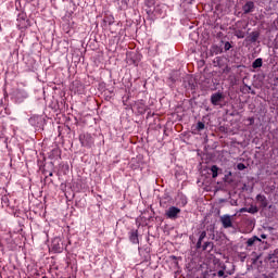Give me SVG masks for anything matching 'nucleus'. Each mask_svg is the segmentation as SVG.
I'll return each mask as SVG.
<instances>
[{"label": "nucleus", "instance_id": "obj_1", "mask_svg": "<svg viewBox=\"0 0 278 278\" xmlns=\"http://www.w3.org/2000/svg\"><path fill=\"white\" fill-rule=\"evenodd\" d=\"M79 141L81 143V147H86L87 149H90L92 144H94V139L92 138L91 134H81L79 136Z\"/></svg>", "mask_w": 278, "mask_h": 278}, {"label": "nucleus", "instance_id": "obj_2", "mask_svg": "<svg viewBox=\"0 0 278 278\" xmlns=\"http://www.w3.org/2000/svg\"><path fill=\"white\" fill-rule=\"evenodd\" d=\"M179 214H181V208L177 206H170L165 212L166 218H169L170 220H176V218L179 217Z\"/></svg>", "mask_w": 278, "mask_h": 278}, {"label": "nucleus", "instance_id": "obj_3", "mask_svg": "<svg viewBox=\"0 0 278 278\" xmlns=\"http://www.w3.org/2000/svg\"><path fill=\"white\" fill-rule=\"evenodd\" d=\"M51 247L54 253H62V251H64V245L62 244V239H60V237H55L52 240Z\"/></svg>", "mask_w": 278, "mask_h": 278}, {"label": "nucleus", "instance_id": "obj_4", "mask_svg": "<svg viewBox=\"0 0 278 278\" xmlns=\"http://www.w3.org/2000/svg\"><path fill=\"white\" fill-rule=\"evenodd\" d=\"M225 99V96L223 94V92L218 91L215 93H212L211 96V103L212 105H220V101H223Z\"/></svg>", "mask_w": 278, "mask_h": 278}, {"label": "nucleus", "instance_id": "obj_5", "mask_svg": "<svg viewBox=\"0 0 278 278\" xmlns=\"http://www.w3.org/2000/svg\"><path fill=\"white\" fill-rule=\"evenodd\" d=\"M220 223L224 227V229H229L231 227H233V223L231 222V216L230 215H223L220 217Z\"/></svg>", "mask_w": 278, "mask_h": 278}, {"label": "nucleus", "instance_id": "obj_6", "mask_svg": "<svg viewBox=\"0 0 278 278\" xmlns=\"http://www.w3.org/2000/svg\"><path fill=\"white\" fill-rule=\"evenodd\" d=\"M268 262L273 268H278V250H275L273 254L268 255Z\"/></svg>", "mask_w": 278, "mask_h": 278}, {"label": "nucleus", "instance_id": "obj_7", "mask_svg": "<svg viewBox=\"0 0 278 278\" xmlns=\"http://www.w3.org/2000/svg\"><path fill=\"white\" fill-rule=\"evenodd\" d=\"M207 238V231L202 230L199 232V238L198 241L195 243V249L197 251H199V249H201V247L203 245V241Z\"/></svg>", "mask_w": 278, "mask_h": 278}, {"label": "nucleus", "instance_id": "obj_8", "mask_svg": "<svg viewBox=\"0 0 278 278\" xmlns=\"http://www.w3.org/2000/svg\"><path fill=\"white\" fill-rule=\"evenodd\" d=\"M27 97H29V93H27V91H25L24 89H20L15 93V99L17 103H23L24 99H27Z\"/></svg>", "mask_w": 278, "mask_h": 278}, {"label": "nucleus", "instance_id": "obj_9", "mask_svg": "<svg viewBox=\"0 0 278 278\" xmlns=\"http://www.w3.org/2000/svg\"><path fill=\"white\" fill-rule=\"evenodd\" d=\"M253 10H255V3L253 1H248L243 5V13L244 14H251V12H253Z\"/></svg>", "mask_w": 278, "mask_h": 278}, {"label": "nucleus", "instance_id": "obj_10", "mask_svg": "<svg viewBox=\"0 0 278 278\" xmlns=\"http://www.w3.org/2000/svg\"><path fill=\"white\" fill-rule=\"evenodd\" d=\"M256 201L261 203V207L266 208L268 207V199H266V195L264 194H257Z\"/></svg>", "mask_w": 278, "mask_h": 278}, {"label": "nucleus", "instance_id": "obj_11", "mask_svg": "<svg viewBox=\"0 0 278 278\" xmlns=\"http://www.w3.org/2000/svg\"><path fill=\"white\" fill-rule=\"evenodd\" d=\"M129 241L131 244H139L140 240L138 239V230H131L129 232Z\"/></svg>", "mask_w": 278, "mask_h": 278}, {"label": "nucleus", "instance_id": "obj_12", "mask_svg": "<svg viewBox=\"0 0 278 278\" xmlns=\"http://www.w3.org/2000/svg\"><path fill=\"white\" fill-rule=\"evenodd\" d=\"M42 118L40 116H33L29 118V123L33 127H40V123H42Z\"/></svg>", "mask_w": 278, "mask_h": 278}, {"label": "nucleus", "instance_id": "obj_13", "mask_svg": "<svg viewBox=\"0 0 278 278\" xmlns=\"http://www.w3.org/2000/svg\"><path fill=\"white\" fill-rule=\"evenodd\" d=\"M202 251H208V253H212L214 251V242L212 241H205L202 247Z\"/></svg>", "mask_w": 278, "mask_h": 278}, {"label": "nucleus", "instance_id": "obj_14", "mask_svg": "<svg viewBox=\"0 0 278 278\" xmlns=\"http://www.w3.org/2000/svg\"><path fill=\"white\" fill-rule=\"evenodd\" d=\"M255 242H262V239H260L257 236H253L247 241V247H253Z\"/></svg>", "mask_w": 278, "mask_h": 278}, {"label": "nucleus", "instance_id": "obj_15", "mask_svg": "<svg viewBox=\"0 0 278 278\" xmlns=\"http://www.w3.org/2000/svg\"><path fill=\"white\" fill-rule=\"evenodd\" d=\"M262 64H264V62L262 58H258L252 63V68H262Z\"/></svg>", "mask_w": 278, "mask_h": 278}, {"label": "nucleus", "instance_id": "obj_16", "mask_svg": "<svg viewBox=\"0 0 278 278\" xmlns=\"http://www.w3.org/2000/svg\"><path fill=\"white\" fill-rule=\"evenodd\" d=\"M211 173H212V177L213 179H216V177H218V170H220V168H218L216 165H213L210 168Z\"/></svg>", "mask_w": 278, "mask_h": 278}, {"label": "nucleus", "instance_id": "obj_17", "mask_svg": "<svg viewBox=\"0 0 278 278\" xmlns=\"http://www.w3.org/2000/svg\"><path fill=\"white\" fill-rule=\"evenodd\" d=\"M235 36H236V38L242 39V38H244V36H247V34L244 33V30L236 29Z\"/></svg>", "mask_w": 278, "mask_h": 278}, {"label": "nucleus", "instance_id": "obj_18", "mask_svg": "<svg viewBox=\"0 0 278 278\" xmlns=\"http://www.w3.org/2000/svg\"><path fill=\"white\" fill-rule=\"evenodd\" d=\"M257 38H260V33L253 31L251 35V42H257Z\"/></svg>", "mask_w": 278, "mask_h": 278}, {"label": "nucleus", "instance_id": "obj_19", "mask_svg": "<svg viewBox=\"0 0 278 278\" xmlns=\"http://www.w3.org/2000/svg\"><path fill=\"white\" fill-rule=\"evenodd\" d=\"M260 212V208L257 206H251L248 208V214H257Z\"/></svg>", "mask_w": 278, "mask_h": 278}, {"label": "nucleus", "instance_id": "obj_20", "mask_svg": "<svg viewBox=\"0 0 278 278\" xmlns=\"http://www.w3.org/2000/svg\"><path fill=\"white\" fill-rule=\"evenodd\" d=\"M104 23H108V25H114V16H106L104 18Z\"/></svg>", "mask_w": 278, "mask_h": 278}, {"label": "nucleus", "instance_id": "obj_21", "mask_svg": "<svg viewBox=\"0 0 278 278\" xmlns=\"http://www.w3.org/2000/svg\"><path fill=\"white\" fill-rule=\"evenodd\" d=\"M203 129H205V123H203V122H198V124H197V130H198V131H203Z\"/></svg>", "mask_w": 278, "mask_h": 278}, {"label": "nucleus", "instance_id": "obj_22", "mask_svg": "<svg viewBox=\"0 0 278 278\" xmlns=\"http://www.w3.org/2000/svg\"><path fill=\"white\" fill-rule=\"evenodd\" d=\"M226 273H227V275H225V271H223L222 269H219V270L217 271V276L227 278L228 275H232L231 271H226Z\"/></svg>", "mask_w": 278, "mask_h": 278}, {"label": "nucleus", "instance_id": "obj_23", "mask_svg": "<svg viewBox=\"0 0 278 278\" xmlns=\"http://www.w3.org/2000/svg\"><path fill=\"white\" fill-rule=\"evenodd\" d=\"M231 49V43L229 41H226L224 45V51H229Z\"/></svg>", "mask_w": 278, "mask_h": 278}, {"label": "nucleus", "instance_id": "obj_24", "mask_svg": "<svg viewBox=\"0 0 278 278\" xmlns=\"http://www.w3.org/2000/svg\"><path fill=\"white\" fill-rule=\"evenodd\" d=\"M247 168V165H244V163H239L238 165H237V169L238 170H244Z\"/></svg>", "mask_w": 278, "mask_h": 278}, {"label": "nucleus", "instance_id": "obj_25", "mask_svg": "<svg viewBox=\"0 0 278 278\" xmlns=\"http://www.w3.org/2000/svg\"><path fill=\"white\" fill-rule=\"evenodd\" d=\"M219 267H220L219 270H223L224 273L227 270V265L225 264H220Z\"/></svg>", "mask_w": 278, "mask_h": 278}, {"label": "nucleus", "instance_id": "obj_26", "mask_svg": "<svg viewBox=\"0 0 278 278\" xmlns=\"http://www.w3.org/2000/svg\"><path fill=\"white\" fill-rule=\"evenodd\" d=\"M239 212L242 214L244 212H248V208L247 207H242V208L239 210Z\"/></svg>", "mask_w": 278, "mask_h": 278}, {"label": "nucleus", "instance_id": "obj_27", "mask_svg": "<svg viewBox=\"0 0 278 278\" xmlns=\"http://www.w3.org/2000/svg\"><path fill=\"white\" fill-rule=\"evenodd\" d=\"M261 238H262L263 240H266L267 236L263 233V235H261Z\"/></svg>", "mask_w": 278, "mask_h": 278}, {"label": "nucleus", "instance_id": "obj_28", "mask_svg": "<svg viewBox=\"0 0 278 278\" xmlns=\"http://www.w3.org/2000/svg\"><path fill=\"white\" fill-rule=\"evenodd\" d=\"M215 238H216V235L213 233V235L211 236V240H215Z\"/></svg>", "mask_w": 278, "mask_h": 278}, {"label": "nucleus", "instance_id": "obj_29", "mask_svg": "<svg viewBox=\"0 0 278 278\" xmlns=\"http://www.w3.org/2000/svg\"><path fill=\"white\" fill-rule=\"evenodd\" d=\"M49 177H53V172H50V173H49Z\"/></svg>", "mask_w": 278, "mask_h": 278}, {"label": "nucleus", "instance_id": "obj_30", "mask_svg": "<svg viewBox=\"0 0 278 278\" xmlns=\"http://www.w3.org/2000/svg\"><path fill=\"white\" fill-rule=\"evenodd\" d=\"M169 79H170L172 81H175V78H173V77H170Z\"/></svg>", "mask_w": 278, "mask_h": 278}, {"label": "nucleus", "instance_id": "obj_31", "mask_svg": "<svg viewBox=\"0 0 278 278\" xmlns=\"http://www.w3.org/2000/svg\"><path fill=\"white\" fill-rule=\"evenodd\" d=\"M247 88H248L249 90H251V86H247Z\"/></svg>", "mask_w": 278, "mask_h": 278}, {"label": "nucleus", "instance_id": "obj_32", "mask_svg": "<svg viewBox=\"0 0 278 278\" xmlns=\"http://www.w3.org/2000/svg\"><path fill=\"white\" fill-rule=\"evenodd\" d=\"M252 94H255V91H252Z\"/></svg>", "mask_w": 278, "mask_h": 278}, {"label": "nucleus", "instance_id": "obj_33", "mask_svg": "<svg viewBox=\"0 0 278 278\" xmlns=\"http://www.w3.org/2000/svg\"><path fill=\"white\" fill-rule=\"evenodd\" d=\"M213 277H216V274H213Z\"/></svg>", "mask_w": 278, "mask_h": 278}, {"label": "nucleus", "instance_id": "obj_34", "mask_svg": "<svg viewBox=\"0 0 278 278\" xmlns=\"http://www.w3.org/2000/svg\"><path fill=\"white\" fill-rule=\"evenodd\" d=\"M42 278H47V276H43Z\"/></svg>", "mask_w": 278, "mask_h": 278}]
</instances>
